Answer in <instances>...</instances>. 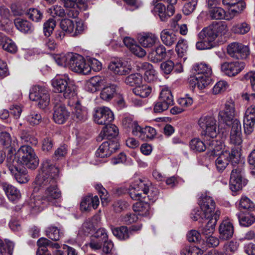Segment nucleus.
<instances>
[{"label":"nucleus","instance_id":"0eeeda50","mask_svg":"<svg viewBox=\"0 0 255 255\" xmlns=\"http://www.w3.org/2000/svg\"><path fill=\"white\" fill-rule=\"evenodd\" d=\"M192 70L195 74V86H197L199 89H203L210 84V76L212 75V71L210 66L201 63L195 65Z\"/></svg>","mask_w":255,"mask_h":255},{"label":"nucleus","instance_id":"ea45409f","mask_svg":"<svg viewBox=\"0 0 255 255\" xmlns=\"http://www.w3.org/2000/svg\"><path fill=\"white\" fill-rule=\"evenodd\" d=\"M208 14L211 19L220 20L226 19V12L219 6L209 7Z\"/></svg>","mask_w":255,"mask_h":255},{"label":"nucleus","instance_id":"412c9836","mask_svg":"<svg viewBox=\"0 0 255 255\" xmlns=\"http://www.w3.org/2000/svg\"><path fill=\"white\" fill-rule=\"evenodd\" d=\"M68 105L73 107L71 117L74 122L82 123L87 120L88 110L85 107L81 105L79 101H77L74 105H71L70 102H68Z\"/></svg>","mask_w":255,"mask_h":255},{"label":"nucleus","instance_id":"bb28decb","mask_svg":"<svg viewBox=\"0 0 255 255\" xmlns=\"http://www.w3.org/2000/svg\"><path fill=\"white\" fill-rule=\"evenodd\" d=\"M220 215V212L216 211L212 217L209 218L210 220L207 224L199 228L201 235L205 236L206 237L211 236L214 232L216 222L219 219Z\"/></svg>","mask_w":255,"mask_h":255},{"label":"nucleus","instance_id":"b1692460","mask_svg":"<svg viewBox=\"0 0 255 255\" xmlns=\"http://www.w3.org/2000/svg\"><path fill=\"white\" fill-rule=\"evenodd\" d=\"M255 125V106L252 105L245 113L243 125L244 131L246 134H250L254 130Z\"/></svg>","mask_w":255,"mask_h":255},{"label":"nucleus","instance_id":"a211bd4d","mask_svg":"<svg viewBox=\"0 0 255 255\" xmlns=\"http://www.w3.org/2000/svg\"><path fill=\"white\" fill-rule=\"evenodd\" d=\"M227 53L232 57L236 59H244L249 54L248 46L239 42H233L227 47Z\"/></svg>","mask_w":255,"mask_h":255},{"label":"nucleus","instance_id":"f3484780","mask_svg":"<svg viewBox=\"0 0 255 255\" xmlns=\"http://www.w3.org/2000/svg\"><path fill=\"white\" fill-rule=\"evenodd\" d=\"M95 122L98 125H107L114 119L113 112L108 107H99L95 109L94 115Z\"/></svg>","mask_w":255,"mask_h":255},{"label":"nucleus","instance_id":"13d9d810","mask_svg":"<svg viewBox=\"0 0 255 255\" xmlns=\"http://www.w3.org/2000/svg\"><path fill=\"white\" fill-rule=\"evenodd\" d=\"M56 26V22L52 18H49L43 24V32L45 36L49 37L52 33Z\"/></svg>","mask_w":255,"mask_h":255},{"label":"nucleus","instance_id":"20e7f679","mask_svg":"<svg viewBox=\"0 0 255 255\" xmlns=\"http://www.w3.org/2000/svg\"><path fill=\"white\" fill-rule=\"evenodd\" d=\"M53 92L60 94L55 95L57 100L62 102L65 99H70L75 95V86L70 81L67 75L55 77L51 81Z\"/></svg>","mask_w":255,"mask_h":255},{"label":"nucleus","instance_id":"3c124183","mask_svg":"<svg viewBox=\"0 0 255 255\" xmlns=\"http://www.w3.org/2000/svg\"><path fill=\"white\" fill-rule=\"evenodd\" d=\"M20 137L23 142L30 143L32 145H36L38 142L37 138L30 134L27 130L23 129L20 131Z\"/></svg>","mask_w":255,"mask_h":255},{"label":"nucleus","instance_id":"8fccbe9b","mask_svg":"<svg viewBox=\"0 0 255 255\" xmlns=\"http://www.w3.org/2000/svg\"><path fill=\"white\" fill-rule=\"evenodd\" d=\"M155 78V71L151 64L144 62V81L151 82Z\"/></svg>","mask_w":255,"mask_h":255},{"label":"nucleus","instance_id":"6ab92c4d","mask_svg":"<svg viewBox=\"0 0 255 255\" xmlns=\"http://www.w3.org/2000/svg\"><path fill=\"white\" fill-rule=\"evenodd\" d=\"M108 68L113 73L119 75H128L131 70V65L128 61L121 59L113 60Z\"/></svg>","mask_w":255,"mask_h":255},{"label":"nucleus","instance_id":"9b49d317","mask_svg":"<svg viewBox=\"0 0 255 255\" xmlns=\"http://www.w3.org/2000/svg\"><path fill=\"white\" fill-rule=\"evenodd\" d=\"M199 126L205 130L202 133L204 135V139L214 138L218 133V129L215 119L210 116H203L198 121Z\"/></svg>","mask_w":255,"mask_h":255},{"label":"nucleus","instance_id":"774afa93","mask_svg":"<svg viewBox=\"0 0 255 255\" xmlns=\"http://www.w3.org/2000/svg\"><path fill=\"white\" fill-rule=\"evenodd\" d=\"M174 63L171 60H167L162 62L160 65V68L166 74H170L174 67Z\"/></svg>","mask_w":255,"mask_h":255},{"label":"nucleus","instance_id":"338daca9","mask_svg":"<svg viewBox=\"0 0 255 255\" xmlns=\"http://www.w3.org/2000/svg\"><path fill=\"white\" fill-rule=\"evenodd\" d=\"M228 87V84L226 81H220L216 83L213 88V93L218 94L225 91Z\"/></svg>","mask_w":255,"mask_h":255},{"label":"nucleus","instance_id":"4468645a","mask_svg":"<svg viewBox=\"0 0 255 255\" xmlns=\"http://www.w3.org/2000/svg\"><path fill=\"white\" fill-rule=\"evenodd\" d=\"M174 104L173 98L170 90L167 88L160 92L158 102L154 108L155 113H161L167 110L169 106Z\"/></svg>","mask_w":255,"mask_h":255},{"label":"nucleus","instance_id":"393cba45","mask_svg":"<svg viewBox=\"0 0 255 255\" xmlns=\"http://www.w3.org/2000/svg\"><path fill=\"white\" fill-rule=\"evenodd\" d=\"M245 64L244 62H224L221 65V70L226 75L232 77L239 74L244 68Z\"/></svg>","mask_w":255,"mask_h":255},{"label":"nucleus","instance_id":"9d476101","mask_svg":"<svg viewBox=\"0 0 255 255\" xmlns=\"http://www.w3.org/2000/svg\"><path fill=\"white\" fill-rule=\"evenodd\" d=\"M29 99L37 103V107L41 109H45L50 103V95L48 90L44 87L34 86L29 93Z\"/></svg>","mask_w":255,"mask_h":255},{"label":"nucleus","instance_id":"6e6d98bb","mask_svg":"<svg viewBox=\"0 0 255 255\" xmlns=\"http://www.w3.org/2000/svg\"><path fill=\"white\" fill-rule=\"evenodd\" d=\"M28 17L33 21L38 22L41 20L43 17V13L37 8H29L26 12Z\"/></svg>","mask_w":255,"mask_h":255},{"label":"nucleus","instance_id":"39448f33","mask_svg":"<svg viewBox=\"0 0 255 255\" xmlns=\"http://www.w3.org/2000/svg\"><path fill=\"white\" fill-rule=\"evenodd\" d=\"M228 31L227 25L224 22H213L208 26L204 28L198 34L201 40H205L215 44L214 41L219 36L225 35Z\"/></svg>","mask_w":255,"mask_h":255},{"label":"nucleus","instance_id":"6e6552de","mask_svg":"<svg viewBox=\"0 0 255 255\" xmlns=\"http://www.w3.org/2000/svg\"><path fill=\"white\" fill-rule=\"evenodd\" d=\"M215 161V165L219 172H222L231 162L233 165L237 164L240 160V152L237 149H232L231 151H222Z\"/></svg>","mask_w":255,"mask_h":255},{"label":"nucleus","instance_id":"2eb2a0df","mask_svg":"<svg viewBox=\"0 0 255 255\" xmlns=\"http://www.w3.org/2000/svg\"><path fill=\"white\" fill-rule=\"evenodd\" d=\"M60 27L66 33L71 34L73 36L81 34L84 30L83 23L81 21L74 22L69 19L65 18L60 22Z\"/></svg>","mask_w":255,"mask_h":255},{"label":"nucleus","instance_id":"cd10ccee","mask_svg":"<svg viewBox=\"0 0 255 255\" xmlns=\"http://www.w3.org/2000/svg\"><path fill=\"white\" fill-rule=\"evenodd\" d=\"M144 209L146 210L144 213V217L150 214V203H153L156 198L157 191H154V188L151 186H147L144 184Z\"/></svg>","mask_w":255,"mask_h":255},{"label":"nucleus","instance_id":"aec40b11","mask_svg":"<svg viewBox=\"0 0 255 255\" xmlns=\"http://www.w3.org/2000/svg\"><path fill=\"white\" fill-rule=\"evenodd\" d=\"M119 146L117 139L105 141L97 149L96 153V156L101 158L109 157L119 149Z\"/></svg>","mask_w":255,"mask_h":255},{"label":"nucleus","instance_id":"2f4dec72","mask_svg":"<svg viewBox=\"0 0 255 255\" xmlns=\"http://www.w3.org/2000/svg\"><path fill=\"white\" fill-rule=\"evenodd\" d=\"M142 181L141 179L135 180L128 188V193L130 197L134 200H139L143 192Z\"/></svg>","mask_w":255,"mask_h":255},{"label":"nucleus","instance_id":"ddd939ff","mask_svg":"<svg viewBox=\"0 0 255 255\" xmlns=\"http://www.w3.org/2000/svg\"><path fill=\"white\" fill-rule=\"evenodd\" d=\"M244 168L241 165L232 169L230 180V187L232 191H239L247 184V181L244 178Z\"/></svg>","mask_w":255,"mask_h":255},{"label":"nucleus","instance_id":"a878e982","mask_svg":"<svg viewBox=\"0 0 255 255\" xmlns=\"http://www.w3.org/2000/svg\"><path fill=\"white\" fill-rule=\"evenodd\" d=\"M108 239L106 230L104 228L98 229L91 237L89 247L93 250L101 249L103 243Z\"/></svg>","mask_w":255,"mask_h":255},{"label":"nucleus","instance_id":"79ce46f5","mask_svg":"<svg viewBox=\"0 0 255 255\" xmlns=\"http://www.w3.org/2000/svg\"><path fill=\"white\" fill-rule=\"evenodd\" d=\"M113 235L120 240H125L129 238L130 235L128 229L126 226L112 228Z\"/></svg>","mask_w":255,"mask_h":255},{"label":"nucleus","instance_id":"f03ea898","mask_svg":"<svg viewBox=\"0 0 255 255\" xmlns=\"http://www.w3.org/2000/svg\"><path fill=\"white\" fill-rule=\"evenodd\" d=\"M55 60L58 65L67 67L74 72L84 75L90 73L89 65L79 54L74 53L62 54L55 56Z\"/></svg>","mask_w":255,"mask_h":255},{"label":"nucleus","instance_id":"7c9ffc66","mask_svg":"<svg viewBox=\"0 0 255 255\" xmlns=\"http://www.w3.org/2000/svg\"><path fill=\"white\" fill-rule=\"evenodd\" d=\"M167 55L165 47L163 45L152 49L148 54V59L154 63H157L164 59Z\"/></svg>","mask_w":255,"mask_h":255},{"label":"nucleus","instance_id":"bf43d9fd","mask_svg":"<svg viewBox=\"0 0 255 255\" xmlns=\"http://www.w3.org/2000/svg\"><path fill=\"white\" fill-rule=\"evenodd\" d=\"M157 37L155 34L152 33H144V48H150L155 45L157 40Z\"/></svg>","mask_w":255,"mask_h":255},{"label":"nucleus","instance_id":"69168bd1","mask_svg":"<svg viewBox=\"0 0 255 255\" xmlns=\"http://www.w3.org/2000/svg\"><path fill=\"white\" fill-rule=\"evenodd\" d=\"M67 153V147L65 145H61L55 150L53 157L56 160H59L64 157Z\"/></svg>","mask_w":255,"mask_h":255},{"label":"nucleus","instance_id":"603ef678","mask_svg":"<svg viewBox=\"0 0 255 255\" xmlns=\"http://www.w3.org/2000/svg\"><path fill=\"white\" fill-rule=\"evenodd\" d=\"M11 137L10 134L6 131H2L0 133V143L4 147L7 148V153L8 150L11 146Z\"/></svg>","mask_w":255,"mask_h":255},{"label":"nucleus","instance_id":"c756f323","mask_svg":"<svg viewBox=\"0 0 255 255\" xmlns=\"http://www.w3.org/2000/svg\"><path fill=\"white\" fill-rule=\"evenodd\" d=\"M220 236L221 240H228L230 239L234 234V229L233 224L228 220L222 222L219 229Z\"/></svg>","mask_w":255,"mask_h":255},{"label":"nucleus","instance_id":"864d4df0","mask_svg":"<svg viewBox=\"0 0 255 255\" xmlns=\"http://www.w3.org/2000/svg\"><path fill=\"white\" fill-rule=\"evenodd\" d=\"M27 121L31 126L38 125L42 120L41 115L37 112L31 111L26 117Z\"/></svg>","mask_w":255,"mask_h":255},{"label":"nucleus","instance_id":"4d7b16f0","mask_svg":"<svg viewBox=\"0 0 255 255\" xmlns=\"http://www.w3.org/2000/svg\"><path fill=\"white\" fill-rule=\"evenodd\" d=\"M187 49L188 46L186 41L183 39L179 40L175 49L178 56L182 57L187 53Z\"/></svg>","mask_w":255,"mask_h":255},{"label":"nucleus","instance_id":"a19ab883","mask_svg":"<svg viewBox=\"0 0 255 255\" xmlns=\"http://www.w3.org/2000/svg\"><path fill=\"white\" fill-rule=\"evenodd\" d=\"M160 37L163 43L166 46H171L177 40V36L172 31L167 29L163 30L160 34Z\"/></svg>","mask_w":255,"mask_h":255},{"label":"nucleus","instance_id":"49530a36","mask_svg":"<svg viewBox=\"0 0 255 255\" xmlns=\"http://www.w3.org/2000/svg\"><path fill=\"white\" fill-rule=\"evenodd\" d=\"M46 236L51 240L57 241L63 236V233L57 227L51 226L47 228Z\"/></svg>","mask_w":255,"mask_h":255},{"label":"nucleus","instance_id":"c9c22d12","mask_svg":"<svg viewBox=\"0 0 255 255\" xmlns=\"http://www.w3.org/2000/svg\"><path fill=\"white\" fill-rule=\"evenodd\" d=\"M14 23L16 28L24 33H30L33 30L32 24L27 20L21 18H15Z\"/></svg>","mask_w":255,"mask_h":255},{"label":"nucleus","instance_id":"680f3d73","mask_svg":"<svg viewBox=\"0 0 255 255\" xmlns=\"http://www.w3.org/2000/svg\"><path fill=\"white\" fill-rule=\"evenodd\" d=\"M54 145V141L50 137H46L42 141V150L44 152L50 151Z\"/></svg>","mask_w":255,"mask_h":255},{"label":"nucleus","instance_id":"c03bdc74","mask_svg":"<svg viewBox=\"0 0 255 255\" xmlns=\"http://www.w3.org/2000/svg\"><path fill=\"white\" fill-rule=\"evenodd\" d=\"M208 145L199 138L192 139L190 142V147L194 152H203L207 148Z\"/></svg>","mask_w":255,"mask_h":255},{"label":"nucleus","instance_id":"37998d69","mask_svg":"<svg viewBox=\"0 0 255 255\" xmlns=\"http://www.w3.org/2000/svg\"><path fill=\"white\" fill-rule=\"evenodd\" d=\"M255 204L247 197H242L239 204V209L241 212H250L254 210Z\"/></svg>","mask_w":255,"mask_h":255},{"label":"nucleus","instance_id":"de8ad7c7","mask_svg":"<svg viewBox=\"0 0 255 255\" xmlns=\"http://www.w3.org/2000/svg\"><path fill=\"white\" fill-rule=\"evenodd\" d=\"M240 225L244 227L251 226L255 222V217L248 212L245 216H241L240 214L236 215Z\"/></svg>","mask_w":255,"mask_h":255},{"label":"nucleus","instance_id":"72a5a7b5","mask_svg":"<svg viewBox=\"0 0 255 255\" xmlns=\"http://www.w3.org/2000/svg\"><path fill=\"white\" fill-rule=\"evenodd\" d=\"M99 203L98 196L92 197L91 195H88L83 198L80 204L81 208L84 211H90L91 208L96 209L99 206Z\"/></svg>","mask_w":255,"mask_h":255},{"label":"nucleus","instance_id":"4be33fe9","mask_svg":"<svg viewBox=\"0 0 255 255\" xmlns=\"http://www.w3.org/2000/svg\"><path fill=\"white\" fill-rule=\"evenodd\" d=\"M235 104L232 100L227 101L225 109L219 113V120L226 125H229L233 120L235 115Z\"/></svg>","mask_w":255,"mask_h":255},{"label":"nucleus","instance_id":"e2e57ef3","mask_svg":"<svg viewBox=\"0 0 255 255\" xmlns=\"http://www.w3.org/2000/svg\"><path fill=\"white\" fill-rule=\"evenodd\" d=\"M50 13L53 17H64L66 15V12L63 7L59 5H55L49 9Z\"/></svg>","mask_w":255,"mask_h":255},{"label":"nucleus","instance_id":"e433bc0d","mask_svg":"<svg viewBox=\"0 0 255 255\" xmlns=\"http://www.w3.org/2000/svg\"><path fill=\"white\" fill-rule=\"evenodd\" d=\"M117 86L115 84H110L104 87L100 93V97L102 100L109 101L113 98L117 93Z\"/></svg>","mask_w":255,"mask_h":255},{"label":"nucleus","instance_id":"423d86ee","mask_svg":"<svg viewBox=\"0 0 255 255\" xmlns=\"http://www.w3.org/2000/svg\"><path fill=\"white\" fill-rule=\"evenodd\" d=\"M177 0H153L151 4L154 6L152 12L157 15L160 20L166 21L175 12L174 5Z\"/></svg>","mask_w":255,"mask_h":255},{"label":"nucleus","instance_id":"a18cd8bd","mask_svg":"<svg viewBox=\"0 0 255 255\" xmlns=\"http://www.w3.org/2000/svg\"><path fill=\"white\" fill-rule=\"evenodd\" d=\"M251 29V25L246 22L239 23L233 26L231 28L232 32L238 34H245Z\"/></svg>","mask_w":255,"mask_h":255},{"label":"nucleus","instance_id":"1a4fd4ad","mask_svg":"<svg viewBox=\"0 0 255 255\" xmlns=\"http://www.w3.org/2000/svg\"><path fill=\"white\" fill-rule=\"evenodd\" d=\"M59 173V169L55 165L54 161L50 159H45L41 164L40 172L36 177V182L43 181V179H57Z\"/></svg>","mask_w":255,"mask_h":255},{"label":"nucleus","instance_id":"5701e85b","mask_svg":"<svg viewBox=\"0 0 255 255\" xmlns=\"http://www.w3.org/2000/svg\"><path fill=\"white\" fill-rule=\"evenodd\" d=\"M199 205L204 212L205 219L212 217L215 213V202L212 197L208 196H201L199 200Z\"/></svg>","mask_w":255,"mask_h":255},{"label":"nucleus","instance_id":"f257e3e1","mask_svg":"<svg viewBox=\"0 0 255 255\" xmlns=\"http://www.w3.org/2000/svg\"><path fill=\"white\" fill-rule=\"evenodd\" d=\"M37 184L44 188L45 191L42 197H37L31 201V207L35 211H41L48 204H54L56 200L61 196V192L57 187V179L51 178L49 180L36 182Z\"/></svg>","mask_w":255,"mask_h":255},{"label":"nucleus","instance_id":"09e8293b","mask_svg":"<svg viewBox=\"0 0 255 255\" xmlns=\"http://www.w3.org/2000/svg\"><path fill=\"white\" fill-rule=\"evenodd\" d=\"M14 244L12 242L5 241L3 243L0 241V252L2 255H12Z\"/></svg>","mask_w":255,"mask_h":255},{"label":"nucleus","instance_id":"473e14b6","mask_svg":"<svg viewBox=\"0 0 255 255\" xmlns=\"http://www.w3.org/2000/svg\"><path fill=\"white\" fill-rule=\"evenodd\" d=\"M1 186L11 201L14 202L20 198L21 194L19 190L11 184L7 182H2Z\"/></svg>","mask_w":255,"mask_h":255},{"label":"nucleus","instance_id":"58836bf2","mask_svg":"<svg viewBox=\"0 0 255 255\" xmlns=\"http://www.w3.org/2000/svg\"><path fill=\"white\" fill-rule=\"evenodd\" d=\"M214 138H208L206 139L207 141V148L211 151V155L213 156H218L221 152H220L223 148V145L220 141H218Z\"/></svg>","mask_w":255,"mask_h":255},{"label":"nucleus","instance_id":"0e129e2a","mask_svg":"<svg viewBox=\"0 0 255 255\" xmlns=\"http://www.w3.org/2000/svg\"><path fill=\"white\" fill-rule=\"evenodd\" d=\"M139 218L135 214L128 213L126 215L121 217V221L123 224L129 225L134 222H136Z\"/></svg>","mask_w":255,"mask_h":255},{"label":"nucleus","instance_id":"dca6fc26","mask_svg":"<svg viewBox=\"0 0 255 255\" xmlns=\"http://www.w3.org/2000/svg\"><path fill=\"white\" fill-rule=\"evenodd\" d=\"M55 106L53 108V119L58 124H64L70 116V112L66 109L64 105L60 104L61 102L57 100L56 96L53 97Z\"/></svg>","mask_w":255,"mask_h":255},{"label":"nucleus","instance_id":"f8f14e48","mask_svg":"<svg viewBox=\"0 0 255 255\" xmlns=\"http://www.w3.org/2000/svg\"><path fill=\"white\" fill-rule=\"evenodd\" d=\"M6 164L16 180L19 183H25L29 180L27 171L25 167L18 165L17 162L9 157L6 159Z\"/></svg>","mask_w":255,"mask_h":255},{"label":"nucleus","instance_id":"7ed1b4c3","mask_svg":"<svg viewBox=\"0 0 255 255\" xmlns=\"http://www.w3.org/2000/svg\"><path fill=\"white\" fill-rule=\"evenodd\" d=\"M9 157L17 162L18 165H25L27 168L34 169L38 164L39 159L34 149L29 145H21L16 152L13 148L8 150L6 159Z\"/></svg>","mask_w":255,"mask_h":255},{"label":"nucleus","instance_id":"052dcab7","mask_svg":"<svg viewBox=\"0 0 255 255\" xmlns=\"http://www.w3.org/2000/svg\"><path fill=\"white\" fill-rule=\"evenodd\" d=\"M197 4V0H192L186 3L183 8V12L185 15H189L194 11Z\"/></svg>","mask_w":255,"mask_h":255},{"label":"nucleus","instance_id":"4c0bfd02","mask_svg":"<svg viewBox=\"0 0 255 255\" xmlns=\"http://www.w3.org/2000/svg\"><path fill=\"white\" fill-rule=\"evenodd\" d=\"M103 80L100 76H96L91 78L87 81L85 88L86 90L91 93L96 92L98 88L103 84Z\"/></svg>","mask_w":255,"mask_h":255},{"label":"nucleus","instance_id":"f704fd0d","mask_svg":"<svg viewBox=\"0 0 255 255\" xmlns=\"http://www.w3.org/2000/svg\"><path fill=\"white\" fill-rule=\"evenodd\" d=\"M0 45L4 50L11 54H14L17 51V47L15 42L1 33H0Z\"/></svg>","mask_w":255,"mask_h":255},{"label":"nucleus","instance_id":"c85d7f7f","mask_svg":"<svg viewBox=\"0 0 255 255\" xmlns=\"http://www.w3.org/2000/svg\"><path fill=\"white\" fill-rule=\"evenodd\" d=\"M119 129L115 125L108 124L104 127L102 130L98 137V140H102L104 138L108 140L116 139L115 137L118 135Z\"/></svg>","mask_w":255,"mask_h":255},{"label":"nucleus","instance_id":"5fc2aeb1","mask_svg":"<svg viewBox=\"0 0 255 255\" xmlns=\"http://www.w3.org/2000/svg\"><path fill=\"white\" fill-rule=\"evenodd\" d=\"M50 243L51 241L46 238H40L37 242L38 249L37 251L36 255H41V252L44 253L47 252V247H49Z\"/></svg>","mask_w":255,"mask_h":255}]
</instances>
